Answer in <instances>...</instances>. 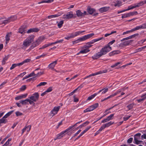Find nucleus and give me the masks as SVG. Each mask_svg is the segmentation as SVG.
Instances as JSON below:
<instances>
[{
	"label": "nucleus",
	"mask_w": 146,
	"mask_h": 146,
	"mask_svg": "<svg viewBox=\"0 0 146 146\" xmlns=\"http://www.w3.org/2000/svg\"><path fill=\"white\" fill-rule=\"evenodd\" d=\"M13 111H12L8 112L3 117V118H7L13 112Z\"/></svg>",
	"instance_id": "473e14b6"
},
{
	"label": "nucleus",
	"mask_w": 146,
	"mask_h": 146,
	"mask_svg": "<svg viewBox=\"0 0 146 146\" xmlns=\"http://www.w3.org/2000/svg\"><path fill=\"white\" fill-rule=\"evenodd\" d=\"M46 85V82H41L39 84L36 86V87H39L41 86H44Z\"/></svg>",
	"instance_id": "a18cd8bd"
},
{
	"label": "nucleus",
	"mask_w": 146,
	"mask_h": 146,
	"mask_svg": "<svg viewBox=\"0 0 146 146\" xmlns=\"http://www.w3.org/2000/svg\"><path fill=\"white\" fill-rule=\"evenodd\" d=\"M116 31H112L110 33H107V34H106L105 35V36L106 37L108 36H110V35H112L113 33H116Z\"/></svg>",
	"instance_id": "49530a36"
},
{
	"label": "nucleus",
	"mask_w": 146,
	"mask_h": 146,
	"mask_svg": "<svg viewBox=\"0 0 146 146\" xmlns=\"http://www.w3.org/2000/svg\"><path fill=\"white\" fill-rule=\"evenodd\" d=\"M61 14L60 13H58L56 15H53L49 16L48 17V19H51L52 18H55L60 15Z\"/></svg>",
	"instance_id": "a878e982"
},
{
	"label": "nucleus",
	"mask_w": 146,
	"mask_h": 146,
	"mask_svg": "<svg viewBox=\"0 0 146 146\" xmlns=\"http://www.w3.org/2000/svg\"><path fill=\"white\" fill-rule=\"evenodd\" d=\"M17 18L15 16H13L7 18V20H9L8 23L11 21H13L17 19Z\"/></svg>",
	"instance_id": "5701e85b"
},
{
	"label": "nucleus",
	"mask_w": 146,
	"mask_h": 146,
	"mask_svg": "<svg viewBox=\"0 0 146 146\" xmlns=\"http://www.w3.org/2000/svg\"><path fill=\"white\" fill-rule=\"evenodd\" d=\"M39 44L38 42L36 41L33 43L32 47L33 48L38 45Z\"/></svg>",
	"instance_id": "c03bdc74"
},
{
	"label": "nucleus",
	"mask_w": 146,
	"mask_h": 146,
	"mask_svg": "<svg viewBox=\"0 0 146 146\" xmlns=\"http://www.w3.org/2000/svg\"><path fill=\"white\" fill-rule=\"evenodd\" d=\"M84 32H85V31H83L76 32H75V33H72L71 34L73 38H74L75 36H77L80 35V34Z\"/></svg>",
	"instance_id": "aec40b11"
},
{
	"label": "nucleus",
	"mask_w": 146,
	"mask_h": 146,
	"mask_svg": "<svg viewBox=\"0 0 146 146\" xmlns=\"http://www.w3.org/2000/svg\"><path fill=\"white\" fill-rule=\"evenodd\" d=\"M26 88V87L25 85L23 86L20 89V90L21 91L24 90Z\"/></svg>",
	"instance_id": "4d7b16f0"
},
{
	"label": "nucleus",
	"mask_w": 146,
	"mask_h": 146,
	"mask_svg": "<svg viewBox=\"0 0 146 146\" xmlns=\"http://www.w3.org/2000/svg\"><path fill=\"white\" fill-rule=\"evenodd\" d=\"M133 41V40H130L125 41L123 42V43H124V45L125 46L129 45Z\"/></svg>",
	"instance_id": "393cba45"
},
{
	"label": "nucleus",
	"mask_w": 146,
	"mask_h": 146,
	"mask_svg": "<svg viewBox=\"0 0 146 146\" xmlns=\"http://www.w3.org/2000/svg\"><path fill=\"white\" fill-rule=\"evenodd\" d=\"M15 99L16 100H18L21 99V96L20 95H19V96H17V97H16L15 98Z\"/></svg>",
	"instance_id": "69168bd1"
},
{
	"label": "nucleus",
	"mask_w": 146,
	"mask_h": 146,
	"mask_svg": "<svg viewBox=\"0 0 146 146\" xmlns=\"http://www.w3.org/2000/svg\"><path fill=\"white\" fill-rule=\"evenodd\" d=\"M94 35V33H91L85 36H84L79 38V40L80 42L84 41L92 36Z\"/></svg>",
	"instance_id": "0eeeda50"
},
{
	"label": "nucleus",
	"mask_w": 146,
	"mask_h": 146,
	"mask_svg": "<svg viewBox=\"0 0 146 146\" xmlns=\"http://www.w3.org/2000/svg\"><path fill=\"white\" fill-rule=\"evenodd\" d=\"M90 51V50L88 49L87 47H86V45H85L82 47L81 50L79 53L77 54L78 55L80 53L85 54L88 52Z\"/></svg>",
	"instance_id": "1a4fd4ad"
},
{
	"label": "nucleus",
	"mask_w": 146,
	"mask_h": 146,
	"mask_svg": "<svg viewBox=\"0 0 146 146\" xmlns=\"http://www.w3.org/2000/svg\"><path fill=\"white\" fill-rule=\"evenodd\" d=\"M130 117V116H128L127 117H124L123 118V119L124 121H126L128 120Z\"/></svg>",
	"instance_id": "338daca9"
},
{
	"label": "nucleus",
	"mask_w": 146,
	"mask_h": 146,
	"mask_svg": "<svg viewBox=\"0 0 146 146\" xmlns=\"http://www.w3.org/2000/svg\"><path fill=\"white\" fill-rule=\"evenodd\" d=\"M121 63V62H117L116 63H115L113 65H112L111 66V67L112 68H114V67H115L116 66H117L119 64H120Z\"/></svg>",
	"instance_id": "3c124183"
},
{
	"label": "nucleus",
	"mask_w": 146,
	"mask_h": 146,
	"mask_svg": "<svg viewBox=\"0 0 146 146\" xmlns=\"http://www.w3.org/2000/svg\"><path fill=\"white\" fill-rule=\"evenodd\" d=\"M64 23L63 21H60L58 24V26L59 28H61Z\"/></svg>",
	"instance_id": "a19ab883"
},
{
	"label": "nucleus",
	"mask_w": 146,
	"mask_h": 146,
	"mask_svg": "<svg viewBox=\"0 0 146 146\" xmlns=\"http://www.w3.org/2000/svg\"><path fill=\"white\" fill-rule=\"evenodd\" d=\"M133 140V138L132 137L130 138L127 140V142L129 143H130L132 142Z\"/></svg>",
	"instance_id": "5fc2aeb1"
},
{
	"label": "nucleus",
	"mask_w": 146,
	"mask_h": 146,
	"mask_svg": "<svg viewBox=\"0 0 146 146\" xmlns=\"http://www.w3.org/2000/svg\"><path fill=\"white\" fill-rule=\"evenodd\" d=\"M141 135L140 133H137L135 134L134 136V140L135 143L137 144H140L142 141H141Z\"/></svg>",
	"instance_id": "20e7f679"
},
{
	"label": "nucleus",
	"mask_w": 146,
	"mask_h": 146,
	"mask_svg": "<svg viewBox=\"0 0 146 146\" xmlns=\"http://www.w3.org/2000/svg\"><path fill=\"white\" fill-rule=\"evenodd\" d=\"M5 118H3V117L1 119H0V124L1 123H5L7 122V119H5Z\"/></svg>",
	"instance_id": "58836bf2"
},
{
	"label": "nucleus",
	"mask_w": 146,
	"mask_h": 146,
	"mask_svg": "<svg viewBox=\"0 0 146 146\" xmlns=\"http://www.w3.org/2000/svg\"><path fill=\"white\" fill-rule=\"evenodd\" d=\"M108 88H106L104 89H103L100 90L98 92V94H99L100 92H102V94L106 93L108 92Z\"/></svg>",
	"instance_id": "b1692460"
},
{
	"label": "nucleus",
	"mask_w": 146,
	"mask_h": 146,
	"mask_svg": "<svg viewBox=\"0 0 146 146\" xmlns=\"http://www.w3.org/2000/svg\"><path fill=\"white\" fill-rule=\"evenodd\" d=\"M30 44L26 40L24 41L23 43V45L25 47H27L29 46Z\"/></svg>",
	"instance_id": "f704fd0d"
},
{
	"label": "nucleus",
	"mask_w": 146,
	"mask_h": 146,
	"mask_svg": "<svg viewBox=\"0 0 146 146\" xmlns=\"http://www.w3.org/2000/svg\"><path fill=\"white\" fill-rule=\"evenodd\" d=\"M57 60H56L53 62L49 64L48 68L51 69H54L55 66L57 64Z\"/></svg>",
	"instance_id": "a211bd4d"
},
{
	"label": "nucleus",
	"mask_w": 146,
	"mask_h": 146,
	"mask_svg": "<svg viewBox=\"0 0 146 146\" xmlns=\"http://www.w3.org/2000/svg\"><path fill=\"white\" fill-rule=\"evenodd\" d=\"M95 11V10L90 7H88L87 9V11L90 14H92Z\"/></svg>",
	"instance_id": "4be33fe9"
},
{
	"label": "nucleus",
	"mask_w": 146,
	"mask_h": 146,
	"mask_svg": "<svg viewBox=\"0 0 146 146\" xmlns=\"http://www.w3.org/2000/svg\"><path fill=\"white\" fill-rule=\"evenodd\" d=\"M28 99H26L25 100H21L20 101V103L22 104H26L28 102Z\"/></svg>",
	"instance_id": "ea45409f"
},
{
	"label": "nucleus",
	"mask_w": 146,
	"mask_h": 146,
	"mask_svg": "<svg viewBox=\"0 0 146 146\" xmlns=\"http://www.w3.org/2000/svg\"><path fill=\"white\" fill-rule=\"evenodd\" d=\"M31 60L30 59H26L24 60L23 62H21L20 63V66L22 65L23 64L25 63L28 62H30Z\"/></svg>",
	"instance_id": "4c0bfd02"
},
{
	"label": "nucleus",
	"mask_w": 146,
	"mask_h": 146,
	"mask_svg": "<svg viewBox=\"0 0 146 146\" xmlns=\"http://www.w3.org/2000/svg\"><path fill=\"white\" fill-rule=\"evenodd\" d=\"M133 32V31L132 30V29H131V30L127 31L125 32H124L123 33V35H125L126 34L129 33Z\"/></svg>",
	"instance_id": "6e6d98bb"
},
{
	"label": "nucleus",
	"mask_w": 146,
	"mask_h": 146,
	"mask_svg": "<svg viewBox=\"0 0 146 146\" xmlns=\"http://www.w3.org/2000/svg\"><path fill=\"white\" fill-rule=\"evenodd\" d=\"M137 13H138L137 11H133L128 13L129 17L131 16L136 15L137 14Z\"/></svg>",
	"instance_id": "2f4dec72"
},
{
	"label": "nucleus",
	"mask_w": 146,
	"mask_h": 146,
	"mask_svg": "<svg viewBox=\"0 0 146 146\" xmlns=\"http://www.w3.org/2000/svg\"><path fill=\"white\" fill-rule=\"evenodd\" d=\"M35 37L34 35H32L28 37L26 40L30 44L33 41Z\"/></svg>",
	"instance_id": "2eb2a0df"
},
{
	"label": "nucleus",
	"mask_w": 146,
	"mask_h": 146,
	"mask_svg": "<svg viewBox=\"0 0 146 146\" xmlns=\"http://www.w3.org/2000/svg\"><path fill=\"white\" fill-rule=\"evenodd\" d=\"M76 15L78 16L79 17L81 16H83L84 14L83 13H82L81 11L78 10L76 11Z\"/></svg>",
	"instance_id": "c9c22d12"
},
{
	"label": "nucleus",
	"mask_w": 146,
	"mask_h": 146,
	"mask_svg": "<svg viewBox=\"0 0 146 146\" xmlns=\"http://www.w3.org/2000/svg\"><path fill=\"white\" fill-rule=\"evenodd\" d=\"M103 38H104L103 37H101L100 38H98L94 39V41H95V42H96L98 41H99V40H102Z\"/></svg>",
	"instance_id": "13d9d810"
},
{
	"label": "nucleus",
	"mask_w": 146,
	"mask_h": 146,
	"mask_svg": "<svg viewBox=\"0 0 146 146\" xmlns=\"http://www.w3.org/2000/svg\"><path fill=\"white\" fill-rule=\"evenodd\" d=\"M39 95L38 93H35L30 98L34 102H36L38 98Z\"/></svg>",
	"instance_id": "9b49d317"
},
{
	"label": "nucleus",
	"mask_w": 146,
	"mask_h": 146,
	"mask_svg": "<svg viewBox=\"0 0 146 146\" xmlns=\"http://www.w3.org/2000/svg\"><path fill=\"white\" fill-rule=\"evenodd\" d=\"M60 108V106L54 107L53 110L51 111L50 116V117H52L54 115L56 114Z\"/></svg>",
	"instance_id": "39448f33"
},
{
	"label": "nucleus",
	"mask_w": 146,
	"mask_h": 146,
	"mask_svg": "<svg viewBox=\"0 0 146 146\" xmlns=\"http://www.w3.org/2000/svg\"><path fill=\"white\" fill-rule=\"evenodd\" d=\"M114 123V122H112V121H111L108 123H105L99 129L98 131L100 132L105 128L106 127H108L112 125Z\"/></svg>",
	"instance_id": "423d86ee"
},
{
	"label": "nucleus",
	"mask_w": 146,
	"mask_h": 146,
	"mask_svg": "<svg viewBox=\"0 0 146 146\" xmlns=\"http://www.w3.org/2000/svg\"><path fill=\"white\" fill-rule=\"evenodd\" d=\"M134 105V103H132L127 106V107L128 109V110H130L133 108Z\"/></svg>",
	"instance_id": "e433bc0d"
},
{
	"label": "nucleus",
	"mask_w": 146,
	"mask_h": 146,
	"mask_svg": "<svg viewBox=\"0 0 146 146\" xmlns=\"http://www.w3.org/2000/svg\"><path fill=\"white\" fill-rule=\"evenodd\" d=\"M139 7V5H138L137 3H136V4H134L133 6L131 5V6H129L128 7V8L126 9V11H128L130 10L135 8H136L137 7Z\"/></svg>",
	"instance_id": "6ab92c4d"
},
{
	"label": "nucleus",
	"mask_w": 146,
	"mask_h": 146,
	"mask_svg": "<svg viewBox=\"0 0 146 146\" xmlns=\"http://www.w3.org/2000/svg\"><path fill=\"white\" fill-rule=\"evenodd\" d=\"M111 50V48L109 45H106L102 48L100 51L95 54L92 57L94 60L97 59L103 55L106 54Z\"/></svg>",
	"instance_id": "f257e3e1"
},
{
	"label": "nucleus",
	"mask_w": 146,
	"mask_h": 146,
	"mask_svg": "<svg viewBox=\"0 0 146 146\" xmlns=\"http://www.w3.org/2000/svg\"><path fill=\"white\" fill-rule=\"evenodd\" d=\"M98 106L99 104L98 103H95L84 110V112L86 113L88 112H90L92 111L98 107Z\"/></svg>",
	"instance_id": "f03ea898"
},
{
	"label": "nucleus",
	"mask_w": 146,
	"mask_h": 146,
	"mask_svg": "<svg viewBox=\"0 0 146 146\" xmlns=\"http://www.w3.org/2000/svg\"><path fill=\"white\" fill-rule=\"evenodd\" d=\"M114 114H112L108 116L107 118V119L109 121L112 120L113 119Z\"/></svg>",
	"instance_id": "79ce46f5"
},
{
	"label": "nucleus",
	"mask_w": 146,
	"mask_h": 146,
	"mask_svg": "<svg viewBox=\"0 0 146 146\" xmlns=\"http://www.w3.org/2000/svg\"><path fill=\"white\" fill-rule=\"evenodd\" d=\"M98 94L97 93H95L94 94L91 95L89 96L87 99V100H90L93 99Z\"/></svg>",
	"instance_id": "c85d7f7f"
},
{
	"label": "nucleus",
	"mask_w": 146,
	"mask_h": 146,
	"mask_svg": "<svg viewBox=\"0 0 146 146\" xmlns=\"http://www.w3.org/2000/svg\"><path fill=\"white\" fill-rule=\"evenodd\" d=\"M29 128V129L28 130H27V131H29L31 129V126L29 125L27 127H26V126L22 130V134H23V133L27 129V128Z\"/></svg>",
	"instance_id": "cd10ccee"
},
{
	"label": "nucleus",
	"mask_w": 146,
	"mask_h": 146,
	"mask_svg": "<svg viewBox=\"0 0 146 146\" xmlns=\"http://www.w3.org/2000/svg\"><path fill=\"white\" fill-rule=\"evenodd\" d=\"M73 127V126H70L67 129L64 131L62 132L61 133L58 134L57 135L56 138L54 139L55 140L57 139H61L65 135V133L68 131L70 129H71Z\"/></svg>",
	"instance_id": "7ed1b4c3"
},
{
	"label": "nucleus",
	"mask_w": 146,
	"mask_h": 146,
	"mask_svg": "<svg viewBox=\"0 0 146 146\" xmlns=\"http://www.w3.org/2000/svg\"><path fill=\"white\" fill-rule=\"evenodd\" d=\"M27 94H22V95H20V96H21V98L23 99V98H26L27 97Z\"/></svg>",
	"instance_id": "052dcab7"
},
{
	"label": "nucleus",
	"mask_w": 146,
	"mask_h": 146,
	"mask_svg": "<svg viewBox=\"0 0 146 146\" xmlns=\"http://www.w3.org/2000/svg\"><path fill=\"white\" fill-rule=\"evenodd\" d=\"M9 20H7V19L4 20L3 18L1 17L0 18V25L4 24L5 25L8 23Z\"/></svg>",
	"instance_id": "4468645a"
},
{
	"label": "nucleus",
	"mask_w": 146,
	"mask_h": 146,
	"mask_svg": "<svg viewBox=\"0 0 146 146\" xmlns=\"http://www.w3.org/2000/svg\"><path fill=\"white\" fill-rule=\"evenodd\" d=\"M15 114L18 117L19 116L22 115H23V114L20 112L19 111H17L15 112Z\"/></svg>",
	"instance_id": "de8ad7c7"
},
{
	"label": "nucleus",
	"mask_w": 146,
	"mask_h": 146,
	"mask_svg": "<svg viewBox=\"0 0 146 146\" xmlns=\"http://www.w3.org/2000/svg\"><path fill=\"white\" fill-rule=\"evenodd\" d=\"M80 42V41L79 40V39L72 42L73 44H76L77 43H79Z\"/></svg>",
	"instance_id": "864d4df0"
},
{
	"label": "nucleus",
	"mask_w": 146,
	"mask_h": 146,
	"mask_svg": "<svg viewBox=\"0 0 146 146\" xmlns=\"http://www.w3.org/2000/svg\"><path fill=\"white\" fill-rule=\"evenodd\" d=\"M52 90V87H50L46 90V92H49Z\"/></svg>",
	"instance_id": "09e8293b"
},
{
	"label": "nucleus",
	"mask_w": 146,
	"mask_h": 146,
	"mask_svg": "<svg viewBox=\"0 0 146 146\" xmlns=\"http://www.w3.org/2000/svg\"><path fill=\"white\" fill-rule=\"evenodd\" d=\"M91 128V126H89L85 129L83 131V132L84 133H86L90 128Z\"/></svg>",
	"instance_id": "603ef678"
},
{
	"label": "nucleus",
	"mask_w": 146,
	"mask_h": 146,
	"mask_svg": "<svg viewBox=\"0 0 146 146\" xmlns=\"http://www.w3.org/2000/svg\"><path fill=\"white\" fill-rule=\"evenodd\" d=\"M141 139H146V134H144L143 135H142L141 136Z\"/></svg>",
	"instance_id": "774afa93"
},
{
	"label": "nucleus",
	"mask_w": 146,
	"mask_h": 146,
	"mask_svg": "<svg viewBox=\"0 0 146 146\" xmlns=\"http://www.w3.org/2000/svg\"><path fill=\"white\" fill-rule=\"evenodd\" d=\"M145 29L143 24L142 25H140L139 26H137L135 27L132 29L133 32L134 31L139 30L140 29Z\"/></svg>",
	"instance_id": "f3484780"
},
{
	"label": "nucleus",
	"mask_w": 146,
	"mask_h": 146,
	"mask_svg": "<svg viewBox=\"0 0 146 146\" xmlns=\"http://www.w3.org/2000/svg\"><path fill=\"white\" fill-rule=\"evenodd\" d=\"M11 34V33H8L6 35L5 37L6 42V43H7L10 40V36L9 35Z\"/></svg>",
	"instance_id": "bb28decb"
},
{
	"label": "nucleus",
	"mask_w": 146,
	"mask_h": 146,
	"mask_svg": "<svg viewBox=\"0 0 146 146\" xmlns=\"http://www.w3.org/2000/svg\"><path fill=\"white\" fill-rule=\"evenodd\" d=\"M20 66L19 63L18 64H14L12 65L11 66L10 68L11 70H12L17 66Z\"/></svg>",
	"instance_id": "72a5a7b5"
},
{
	"label": "nucleus",
	"mask_w": 146,
	"mask_h": 146,
	"mask_svg": "<svg viewBox=\"0 0 146 146\" xmlns=\"http://www.w3.org/2000/svg\"><path fill=\"white\" fill-rule=\"evenodd\" d=\"M122 5V3L121 1H117L114 5L115 7H119Z\"/></svg>",
	"instance_id": "7c9ffc66"
},
{
	"label": "nucleus",
	"mask_w": 146,
	"mask_h": 146,
	"mask_svg": "<svg viewBox=\"0 0 146 146\" xmlns=\"http://www.w3.org/2000/svg\"><path fill=\"white\" fill-rule=\"evenodd\" d=\"M107 70L101 71H100L98 72L97 73H93V74H90L89 76H87L86 78H88L90 77H91L92 76H96V75H98L99 74L106 73L107 72Z\"/></svg>",
	"instance_id": "f8f14e48"
},
{
	"label": "nucleus",
	"mask_w": 146,
	"mask_h": 146,
	"mask_svg": "<svg viewBox=\"0 0 146 146\" xmlns=\"http://www.w3.org/2000/svg\"><path fill=\"white\" fill-rule=\"evenodd\" d=\"M25 27L23 26L21 27L19 29V31H18V33L22 34H24L26 33L25 31Z\"/></svg>",
	"instance_id": "412c9836"
},
{
	"label": "nucleus",
	"mask_w": 146,
	"mask_h": 146,
	"mask_svg": "<svg viewBox=\"0 0 146 146\" xmlns=\"http://www.w3.org/2000/svg\"><path fill=\"white\" fill-rule=\"evenodd\" d=\"M129 17L128 13H126L124 14H123L122 16V18L123 19Z\"/></svg>",
	"instance_id": "8fccbe9b"
},
{
	"label": "nucleus",
	"mask_w": 146,
	"mask_h": 146,
	"mask_svg": "<svg viewBox=\"0 0 146 146\" xmlns=\"http://www.w3.org/2000/svg\"><path fill=\"white\" fill-rule=\"evenodd\" d=\"M118 46L120 47H121V48L125 46L123 42L119 44Z\"/></svg>",
	"instance_id": "e2e57ef3"
},
{
	"label": "nucleus",
	"mask_w": 146,
	"mask_h": 146,
	"mask_svg": "<svg viewBox=\"0 0 146 146\" xmlns=\"http://www.w3.org/2000/svg\"><path fill=\"white\" fill-rule=\"evenodd\" d=\"M110 9V7H104L100 8L99 9V11L101 13H103L104 12H106L109 10Z\"/></svg>",
	"instance_id": "dca6fc26"
},
{
	"label": "nucleus",
	"mask_w": 146,
	"mask_h": 146,
	"mask_svg": "<svg viewBox=\"0 0 146 146\" xmlns=\"http://www.w3.org/2000/svg\"><path fill=\"white\" fill-rule=\"evenodd\" d=\"M72 12L70 11L68 12L66 14L63 16L62 18L64 19H67L72 18L73 17Z\"/></svg>",
	"instance_id": "6e6552de"
},
{
	"label": "nucleus",
	"mask_w": 146,
	"mask_h": 146,
	"mask_svg": "<svg viewBox=\"0 0 146 146\" xmlns=\"http://www.w3.org/2000/svg\"><path fill=\"white\" fill-rule=\"evenodd\" d=\"M139 7L142 5H143L146 3V1H144L140 2L139 3H137Z\"/></svg>",
	"instance_id": "37998d69"
},
{
	"label": "nucleus",
	"mask_w": 146,
	"mask_h": 146,
	"mask_svg": "<svg viewBox=\"0 0 146 146\" xmlns=\"http://www.w3.org/2000/svg\"><path fill=\"white\" fill-rule=\"evenodd\" d=\"M115 42V40H113L109 42L107 45H109V46H110V45H112V44H113Z\"/></svg>",
	"instance_id": "680f3d73"
},
{
	"label": "nucleus",
	"mask_w": 146,
	"mask_h": 146,
	"mask_svg": "<svg viewBox=\"0 0 146 146\" xmlns=\"http://www.w3.org/2000/svg\"><path fill=\"white\" fill-rule=\"evenodd\" d=\"M122 90V89H120L119 90H117L116 92H115L114 93L115 94V96L119 94L121 92Z\"/></svg>",
	"instance_id": "bf43d9fd"
},
{
	"label": "nucleus",
	"mask_w": 146,
	"mask_h": 146,
	"mask_svg": "<svg viewBox=\"0 0 146 146\" xmlns=\"http://www.w3.org/2000/svg\"><path fill=\"white\" fill-rule=\"evenodd\" d=\"M44 39V37L43 36H41L38 38V39L36 40L39 44Z\"/></svg>",
	"instance_id": "c756f323"
},
{
	"label": "nucleus",
	"mask_w": 146,
	"mask_h": 146,
	"mask_svg": "<svg viewBox=\"0 0 146 146\" xmlns=\"http://www.w3.org/2000/svg\"><path fill=\"white\" fill-rule=\"evenodd\" d=\"M39 69V68H38L36 69L33 72H32L30 73L29 74V77H31L32 76H35V77H36L38 76L39 75H41L43 73L42 72H38L37 73L36 72V71Z\"/></svg>",
	"instance_id": "9d476101"
},
{
	"label": "nucleus",
	"mask_w": 146,
	"mask_h": 146,
	"mask_svg": "<svg viewBox=\"0 0 146 146\" xmlns=\"http://www.w3.org/2000/svg\"><path fill=\"white\" fill-rule=\"evenodd\" d=\"M115 96V93H114L113 94H112L110 95V96H108V99H109L111 98H113V97L114 96Z\"/></svg>",
	"instance_id": "0e129e2a"
},
{
	"label": "nucleus",
	"mask_w": 146,
	"mask_h": 146,
	"mask_svg": "<svg viewBox=\"0 0 146 146\" xmlns=\"http://www.w3.org/2000/svg\"><path fill=\"white\" fill-rule=\"evenodd\" d=\"M40 30V29L37 28L35 27L30 29H28L27 31V33H30L33 32H37Z\"/></svg>",
	"instance_id": "ddd939ff"
}]
</instances>
